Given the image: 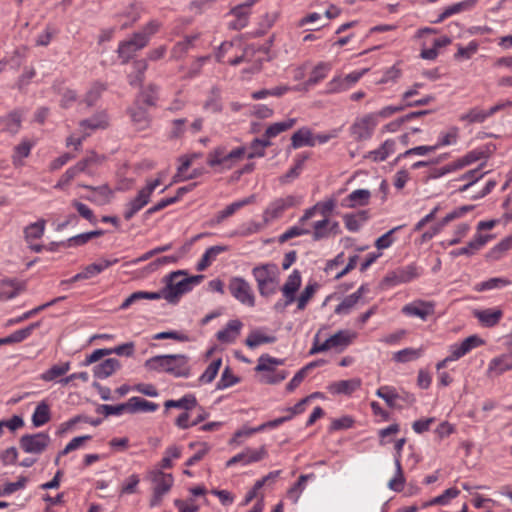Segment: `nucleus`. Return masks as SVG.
Returning a JSON list of instances; mask_svg holds the SVG:
<instances>
[{
  "mask_svg": "<svg viewBox=\"0 0 512 512\" xmlns=\"http://www.w3.org/2000/svg\"><path fill=\"white\" fill-rule=\"evenodd\" d=\"M189 360L185 354L156 355L147 359L144 366L147 370L165 372L175 378H188L191 375Z\"/></svg>",
  "mask_w": 512,
  "mask_h": 512,
  "instance_id": "obj_1",
  "label": "nucleus"
},
{
  "mask_svg": "<svg viewBox=\"0 0 512 512\" xmlns=\"http://www.w3.org/2000/svg\"><path fill=\"white\" fill-rule=\"evenodd\" d=\"M252 275L262 297H270L278 291L280 272L276 264L265 263L255 266L252 269Z\"/></svg>",
  "mask_w": 512,
  "mask_h": 512,
  "instance_id": "obj_2",
  "label": "nucleus"
},
{
  "mask_svg": "<svg viewBox=\"0 0 512 512\" xmlns=\"http://www.w3.org/2000/svg\"><path fill=\"white\" fill-rule=\"evenodd\" d=\"M245 153V146H240L227 152L226 147L220 145L208 153L207 165L211 168L220 166L221 170H230L238 161L243 159Z\"/></svg>",
  "mask_w": 512,
  "mask_h": 512,
  "instance_id": "obj_3",
  "label": "nucleus"
},
{
  "mask_svg": "<svg viewBox=\"0 0 512 512\" xmlns=\"http://www.w3.org/2000/svg\"><path fill=\"white\" fill-rule=\"evenodd\" d=\"M183 274V271H176L167 276L166 286L158 291L160 299L164 298L167 302L175 304L181 295L191 291L187 278L180 279Z\"/></svg>",
  "mask_w": 512,
  "mask_h": 512,
  "instance_id": "obj_4",
  "label": "nucleus"
},
{
  "mask_svg": "<svg viewBox=\"0 0 512 512\" xmlns=\"http://www.w3.org/2000/svg\"><path fill=\"white\" fill-rule=\"evenodd\" d=\"M149 478L153 483V493L149 505L156 507L161 504L163 497L171 490L174 478L172 474L164 473L160 469L151 471Z\"/></svg>",
  "mask_w": 512,
  "mask_h": 512,
  "instance_id": "obj_5",
  "label": "nucleus"
},
{
  "mask_svg": "<svg viewBox=\"0 0 512 512\" xmlns=\"http://www.w3.org/2000/svg\"><path fill=\"white\" fill-rule=\"evenodd\" d=\"M160 184L161 178L147 181L146 186L139 190L138 194L126 204L123 214L125 220L132 219L149 203L151 195Z\"/></svg>",
  "mask_w": 512,
  "mask_h": 512,
  "instance_id": "obj_6",
  "label": "nucleus"
},
{
  "mask_svg": "<svg viewBox=\"0 0 512 512\" xmlns=\"http://www.w3.org/2000/svg\"><path fill=\"white\" fill-rule=\"evenodd\" d=\"M378 125L377 115L368 113L358 117L349 128L350 135L355 141L369 140Z\"/></svg>",
  "mask_w": 512,
  "mask_h": 512,
  "instance_id": "obj_7",
  "label": "nucleus"
},
{
  "mask_svg": "<svg viewBox=\"0 0 512 512\" xmlns=\"http://www.w3.org/2000/svg\"><path fill=\"white\" fill-rule=\"evenodd\" d=\"M147 46L146 39L133 33L129 38L120 41L117 48L118 58L121 64H127L134 58L137 52L141 51Z\"/></svg>",
  "mask_w": 512,
  "mask_h": 512,
  "instance_id": "obj_8",
  "label": "nucleus"
},
{
  "mask_svg": "<svg viewBox=\"0 0 512 512\" xmlns=\"http://www.w3.org/2000/svg\"><path fill=\"white\" fill-rule=\"evenodd\" d=\"M228 290L230 294L240 303L253 307L255 296L251 285L242 277H233L229 281Z\"/></svg>",
  "mask_w": 512,
  "mask_h": 512,
  "instance_id": "obj_9",
  "label": "nucleus"
},
{
  "mask_svg": "<svg viewBox=\"0 0 512 512\" xmlns=\"http://www.w3.org/2000/svg\"><path fill=\"white\" fill-rule=\"evenodd\" d=\"M300 202L301 199L293 195L273 200L263 212L265 223H270L272 220L279 218L286 209L294 207Z\"/></svg>",
  "mask_w": 512,
  "mask_h": 512,
  "instance_id": "obj_10",
  "label": "nucleus"
},
{
  "mask_svg": "<svg viewBox=\"0 0 512 512\" xmlns=\"http://www.w3.org/2000/svg\"><path fill=\"white\" fill-rule=\"evenodd\" d=\"M50 441L51 438L47 433L39 432L23 435L19 440V445L25 453L41 454L49 446Z\"/></svg>",
  "mask_w": 512,
  "mask_h": 512,
  "instance_id": "obj_11",
  "label": "nucleus"
},
{
  "mask_svg": "<svg viewBox=\"0 0 512 512\" xmlns=\"http://www.w3.org/2000/svg\"><path fill=\"white\" fill-rule=\"evenodd\" d=\"M419 276V271L416 265L410 264L406 267L398 268L388 273L384 281L389 286H396L403 283H408Z\"/></svg>",
  "mask_w": 512,
  "mask_h": 512,
  "instance_id": "obj_12",
  "label": "nucleus"
},
{
  "mask_svg": "<svg viewBox=\"0 0 512 512\" xmlns=\"http://www.w3.org/2000/svg\"><path fill=\"white\" fill-rule=\"evenodd\" d=\"M267 450L265 446H261L259 449L246 448L241 453L234 455L230 458L226 466L231 467L237 463L242 465H249L264 459L267 456Z\"/></svg>",
  "mask_w": 512,
  "mask_h": 512,
  "instance_id": "obj_13",
  "label": "nucleus"
},
{
  "mask_svg": "<svg viewBox=\"0 0 512 512\" xmlns=\"http://www.w3.org/2000/svg\"><path fill=\"white\" fill-rule=\"evenodd\" d=\"M402 313L426 321L434 313V304L422 300L413 301L403 306Z\"/></svg>",
  "mask_w": 512,
  "mask_h": 512,
  "instance_id": "obj_14",
  "label": "nucleus"
},
{
  "mask_svg": "<svg viewBox=\"0 0 512 512\" xmlns=\"http://www.w3.org/2000/svg\"><path fill=\"white\" fill-rule=\"evenodd\" d=\"M302 283V277L299 270L295 269L288 276L286 282L281 287V292L286 299L287 304H292L296 300V293Z\"/></svg>",
  "mask_w": 512,
  "mask_h": 512,
  "instance_id": "obj_15",
  "label": "nucleus"
},
{
  "mask_svg": "<svg viewBox=\"0 0 512 512\" xmlns=\"http://www.w3.org/2000/svg\"><path fill=\"white\" fill-rule=\"evenodd\" d=\"M490 239H491V236H489V235H483L481 233H477L473 237V239L468 242V244L465 247H461V248L452 250L450 252V255L452 257H459L462 255L472 256L477 251L482 249Z\"/></svg>",
  "mask_w": 512,
  "mask_h": 512,
  "instance_id": "obj_16",
  "label": "nucleus"
},
{
  "mask_svg": "<svg viewBox=\"0 0 512 512\" xmlns=\"http://www.w3.org/2000/svg\"><path fill=\"white\" fill-rule=\"evenodd\" d=\"M396 151V140L387 139L377 149L371 150L364 155L365 159L373 162H383Z\"/></svg>",
  "mask_w": 512,
  "mask_h": 512,
  "instance_id": "obj_17",
  "label": "nucleus"
},
{
  "mask_svg": "<svg viewBox=\"0 0 512 512\" xmlns=\"http://www.w3.org/2000/svg\"><path fill=\"white\" fill-rule=\"evenodd\" d=\"M367 291L365 285H361L354 293L346 296L336 307L335 314L348 315L355 308L356 304L362 298L363 294Z\"/></svg>",
  "mask_w": 512,
  "mask_h": 512,
  "instance_id": "obj_18",
  "label": "nucleus"
},
{
  "mask_svg": "<svg viewBox=\"0 0 512 512\" xmlns=\"http://www.w3.org/2000/svg\"><path fill=\"white\" fill-rule=\"evenodd\" d=\"M23 115L20 111L14 110L6 116H0V126L3 132H7L11 135H16L22 124Z\"/></svg>",
  "mask_w": 512,
  "mask_h": 512,
  "instance_id": "obj_19",
  "label": "nucleus"
},
{
  "mask_svg": "<svg viewBox=\"0 0 512 512\" xmlns=\"http://www.w3.org/2000/svg\"><path fill=\"white\" fill-rule=\"evenodd\" d=\"M371 198V192L368 189H357L352 191L341 202L344 208H355L358 206H366Z\"/></svg>",
  "mask_w": 512,
  "mask_h": 512,
  "instance_id": "obj_20",
  "label": "nucleus"
},
{
  "mask_svg": "<svg viewBox=\"0 0 512 512\" xmlns=\"http://www.w3.org/2000/svg\"><path fill=\"white\" fill-rule=\"evenodd\" d=\"M108 117L105 111L95 113L91 118L81 120L79 127L83 133L88 130L105 129L108 127Z\"/></svg>",
  "mask_w": 512,
  "mask_h": 512,
  "instance_id": "obj_21",
  "label": "nucleus"
},
{
  "mask_svg": "<svg viewBox=\"0 0 512 512\" xmlns=\"http://www.w3.org/2000/svg\"><path fill=\"white\" fill-rule=\"evenodd\" d=\"M509 370H512V357L503 354L489 362L487 373L489 376H499Z\"/></svg>",
  "mask_w": 512,
  "mask_h": 512,
  "instance_id": "obj_22",
  "label": "nucleus"
},
{
  "mask_svg": "<svg viewBox=\"0 0 512 512\" xmlns=\"http://www.w3.org/2000/svg\"><path fill=\"white\" fill-rule=\"evenodd\" d=\"M121 368V363L116 358H108L93 367L96 378L105 379Z\"/></svg>",
  "mask_w": 512,
  "mask_h": 512,
  "instance_id": "obj_23",
  "label": "nucleus"
},
{
  "mask_svg": "<svg viewBox=\"0 0 512 512\" xmlns=\"http://www.w3.org/2000/svg\"><path fill=\"white\" fill-rule=\"evenodd\" d=\"M35 144L36 142L34 140L23 138L21 142L14 147L12 154V163L14 166H21L23 164V159L30 155Z\"/></svg>",
  "mask_w": 512,
  "mask_h": 512,
  "instance_id": "obj_24",
  "label": "nucleus"
},
{
  "mask_svg": "<svg viewBox=\"0 0 512 512\" xmlns=\"http://www.w3.org/2000/svg\"><path fill=\"white\" fill-rule=\"evenodd\" d=\"M369 214L362 210L357 213H349L343 216L345 227L350 232H358L361 227L368 221Z\"/></svg>",
  "mask_w": 512,
  "mask_h": 512,
  "instance_id": "obj_25",
  "label": "nucleus"
},
{
  "mask_svg": "<svg viewBox=\"0 0 512 512\" xmlns=\"http://www.w3.org/2000/svg\"><path fill=\"white\" fill-rule=\"evenodd\" d=\"M475 317L485 327H493L502 318V311L498 308H489L484 310H477L474 312Z\"/></svg>",
  "mask_w": 512,
  "mask_h": 512,
  "instance_id": "obj_26",
  "label": "nucleus"
},
{
  "mask_svg": "<svg viewBox=\"0 0 512 512\" xmlns=\"http://www.w3.org/2000/svg\"><path fill=\"white\" fill-rule=\"evenodd\" d=\"M303 146H315L314 136L308 127L298 129L291 137V147L293 149H298Z\"/></svg>",
  "mask_w": 512,
  "mask_h": 512,
  "instance_id": "obj_27",
  "label": "nucleus"
},
{
  "mask_svg": "<svg viewBox=\"0 0 512 512\" xmlns=\"http://www.w3.org/2000/svg\"><path fill=\"white\" fill-rule=\"evenodd\" d=\"M128 413L135 414L137 412H155L158 409V404L143 399L141 397H131L127 401Z\"/></svg>",
  "mask_w": 512,
  "mask_h": 512,
  "instance_id": "obj_28",
  "label": "nucleus"
},
{
  "mask_svg": "<svg viewBox=\"0 0 512 512\" xmlns=\"http://www.w3.org/2000/svg\"><path fill=\"white\" fill-rule=\"evenodd\" d=\"M230 14L233 15L235 19L229 23V28L238 31L248 25L251 11L243 6L237 5L231 9Z\"/></svg>",
  "mask_w": 512,
  "mask_h": 512,
  "instance_id": "obj_29",
  "label": "nucleus"
},
{
  "mask_svg": "<svg viewBox=\"0 0 512 512\" xmlns=\"http://www.w3.org/2000/svg\"><path fill=\"white\" fill-rule=\"evenodd\" d=\"M228 249V246L225 245H215L206 249L200 261L197 263V270L204 271L212 264L219 254L228 251Z\"/></svg>",
  "mask_w": 512,
  "mask_h": 512,
  "instance_id": "obj_30",
  "label": "nucleus"
},
{
  "mask_svg": "<svg viewBox=\"0 0 512 512\" xmlns=\"http://www.w3.org/2000/svg\"><path fill=\"white\" fill-rule=\"evenodd\" d=\"M128 113L137 130L142 131L150 126V116L144 108L140 106L133 107L128 110Z\"/></svg>",
  "mask_w": 512,
  "mask_h": 512,
  "instance_id": "obj_31",
  "label": "nucleus"
},
{
  "mask_svg": "<svg viewBox=\"0 0 512 512\" xmlns=\"http://www.w3.org/2000/svg\"><path fill=\"white\" fill-rule=\"evenodd\" d=\"M85 189H89L93 191L95 194L93 196L88 197L87 199L91 202L97 203L99 205H104L109 203L112 190L107 185H101L98 187L90 186V185H81Z\"/></svg>",
  "mask_w": 512,
  "mask_h": 512,
  "instance_id": "obj_32",
  "label": "nucleus"
},
{
  "mask_svg": "<svg viewBox=\"0 0 512 512\" xmlns=\"http://www.w3.org/2000/svg\"><path fill=\"white\" fill-rule=\"evenodd\" d=\"M254 195H251L249 197H246L242 200L235 201L228 206H226L223 210L219 211L216 214V222L221 223L226 218L232 216L237 210L241 209L242 207L249 205L254 202Z\"/></svg>",
  "mask_w": 512,
  "mask_h": 512,
  "instance_id": "obj_33",
  "label": "nucleus"
},
{
  "mask_svg": "<svg viewBox=\"0 0 512 512\" xmlns=\"http://www.w3.org/2000/svg\"><path fill=\"white\" fill-rule=\"evenodd\" d=\"M241 327L242 323L239 320H230L224 329L217 332L216 337L220 342H232L239 334Z\"/></svg>",
  "mask_w": 512,
  "mask_h": 512,
  "instance_id": "obj_34",
  "label": "nucleus"
},
{
  "mask_svg": "<svg viewBox=\"0 0 512 512\" xmlns=\"http://www.w3.org/2000/svg\"><path fill=\"white\" fill-rule=\"evenodd\" d=\"M361 385L359 379L341 380L332 383L329 386V390L333 394H346L349 395L357 390Z\"/></svg>",
  "mask_w": 512,
  "mask_h": 512,
  "instance_id": "obj_35",
  "label": "nucleus"
},
{
  "mask_svg": "<svg viewBox=\"0 0 512 512\" xmlns=\"http://www.w3.org/2000/svg\"><path fill=\"white\" fill-rule=\"evenodd\" d=\"M51 419L50 407L45 401H41L32 414V424L34 427H41Z\"/></svg>",
  "mask_w": 512,
  "mask_h": 512,
  "instance_id": "obj_36",
  "label": "nucleus"
},
{
  "mask_svg": "<svg viewBox=\"0 0 512 512\" xmlns=\"http://www.w3.org/2000/svg\"><path fill=\"white\" fill-rule=\"evenodd\" d=\"M46 220L39 219L38 221L29 224L24 228V238L27 243L40 239L45 232Z\"/></svg>",
  "mask_w": 512,
  "mask_h": 512,
  "instance_id": "obj_37",
  "label": "nucleus"
},
{
  "mask_svg": "<svg viewBox=\"0 0 512 512\" xmlns=\"http://www.w3.org/2000/svg\"><path fill=\"white\" fill-rule=\"evenodd\" d=\"M353 335L348 330H340L327 338L331 349L344 350L352 341Z\"/></svg>",
  "mask_w": 512,
  "mask_h": 512,
  "instance_id": "obj_38",
  "label": "nucleus"
},
{
  "mask_svg": "<svg viewBox=\"0 0 512 512\" xmlns=\"http://www.w3.org/2000/svg\"><path fill=\"white\" fill-rule=\"evenodd\" d=\"M199 35L186 36L182 41L177 42L172 50L171 57L174 59L182 58L194 45V42L198 39Z\"/></svg>",
  "mask_w": 512,
  "mask_h": 512,
  "instance_id": "obj_39",
  "label": "nucleus"
},
{
  "mask_svg": "<svg viewBox=\"0 0 512 512\" xmlns=\"http://www.w3.org/2000/svg\"><path fill=\"white\" fill-rule=\"evenodd\" d=\"M198 402L193 394H186L182 398L178 400H167L164 403L165 408H180L184 409L185 411H189L197 407Z\"/></svg>",
  "mask_w": 512,
  "mask_h": 512,
  "instance_id": "obj_40",
  "label": "nucleus"
},
{
  "mask_svg": "<svg viewBox=\"0 0 512 512\" xmlns=\"http://www.w3.org/2000/svg\"><path fill=\"white\" fill-rule=\"evenodd\" d=\"M285 362L284 359L271 357L268 354L261 355L258 358V363L255 367L257 372H274L275 367L279 365H283Z\"/></svg>",
  "mask_w": 512,
  "mask_h": 512,
  "instance_id": "obj_41",
  "label": "nucleus"
},
{
  "mask_svg": "<svg viewBox=\"0 0 512 512\" xmlns=\"http://www.w3.org/2000/svg\"><path fill=\"white\" fill-rule=\"evenodd\" d=\"M71 368L70 362L53 365L40 375V379L45 382H51L65 375Z\"/></svg>",
  "mask_w": 512,
  "mask_h": 512,
  "instance_id": "obj_42",
  "label": "nucleus"
},
{
  "mask_svg": "<svg viewBox=\"0 0 512 512\" xmlns=\"http://www.w3.org/2000/svg\"><path fill=\"white\" fill-rule=\"evenodd\" d=\"M203 108L212 113H219L222 111L221 91L218 87L211 88Z\"/></svg>",
  "mask_w": 512,
  "mask_h": 512,
  "instance_id": "obj_43",
  "label": "nucleus"
},
{
  "mask_svg": "<svg viewBox=\"0 0 512 512\" xmlns=\"http://www.w3.org/2000/svg\"><path fill=\"white\" fill-rule=\"evenodd\" d=\"M295 123H296V119H294V118H290V119H287V120H284L281 122L273 123L266 128V130L264 132V136L266 138H274V137L278 136L279 134H281L282 132H285V131L289 130L290 128H292L295 125Z\"/></svg>",
  "mask_w": 512,
  "mask_h": 512,
  "instance_id": "obj_44",
  "label": "nucleus"
},
{
  "mask_svg": "<svg viewBox=\"0 0 512 512\" xmlns=\"http://www.w3.org/2000/svg\"><path fill=\"white\" fill-rule=\"evenodd\" d=\"M424 352L423 348H405L399 350L393 354V360L399 363H406L417 360L422 356Z\"/></svg>",
  "mask_w": 512,
  "mask_h": 512,
  "instance_id": "obj_45",
  "label": "nucleus"
},
{
  "mask_svg": "<svg viewBox=\"0 0 512 512\" xmlns=\"http://www.w3.org/2000/svg\"><path fill=\"white\" fill-rule=\"evenodd\" d=\"M511 282L503 277H493L486 281H482L475 285V290L477 292H483L488 290H494V289H501L503 287H506Z\"/></svg>",
  "mask_w": 512,
  "mask_h": 512,
  "instance_id": "obj_46",
  "label": "nucleus"
},
{
  "mask_svg": "<svg viewBox=\"0 0 512 512\" xmlns=\"http://www.w3.org/2000/svg\"><path fill=\"white\" fill-rule=\"evenodd\" d=\"M318 288L319 284L317 282H310L305 286V288L297 298V309L299 311H302L306 308L308 302L314 296Z\"/></svg>",
  "mask_w": 512,
  "mask_h": 512,
  "instance_id": "obj_47",
  "label": "nucleus"
},
{
  "mask_svg": "<svg viewBox=\"0 0 512 512\" xmlns=\"http://www.w3.org/2000/svg\"><path fill=\"white\" fill-rule=\"evenodd\" d=\"M376 395L383 399L390 408L396 407V400L400 398L396 389L392 386H381L377 389Z\"/></svg>",
  "mask_w": 512,
  "mask_h": 512,
  "instance_id": "obj_48",
  "label": "nucleus"
},
{
  "mask_svg": "<svg viewBox=\"0 0 512 512\" xmlns=\"http://www.w3.org/2000/svg\"><path fill=\"white\" fill-rule=\"evenodd\" d=\"M275 341L276 337L273 335H265L260 331H254L249 334L245 343L249 348L253 349L262 344L274 343Z\"/></svg>",
  "mask_w": 512,
  "mask_h": 512,
  "instance_id": "obj_49",
  "label": "nucleus"
},
{
  "mask_svg": "<svg viewBox=\"0 0 512 512\" xmlns=\"http://www.w3.org/2000/svg\"><path fill=\"white\" fill-rule=\"evenodd\" d=\"M328 225L329 219H321L319 221H315L312 225V239L314 241H320L329 238L330 233Z\"/></svg>",
  "mask_w": 512,
  "mask_h": 512,
  "instance_id": "obj_50",
  "label": "nucleus"
},
{
  "mask_svg": "<svg viewBox=\"0 0 512 512\" xmlns=\"http://www.w3.org/2000/svg\"><path fill=\"white\" fill-rule=\"evenodd\" d=\"M488 118V111L480 109L478 107H474L470 109L467 113L460 116L461 121H466L468 123H483Z\"/></svg>",
  "mask_w": 512,
  "mask_h": 512,
  "instance_id": "obj_51",
  "label": "nucleus"
},
{
  "mask_svg": "<svg viewBox=\"0 0 512 512\" xmlns=\"http://www.w3.org/2000/svg\"><path fill=\"white\" fill-rule=\"evenodd\" d=\"M479 44L477 41L472 40L467 46L457 45V52L454 55L455 60H468L478 51Z\"/></svg>",
  "mask_w": 512,
  "mask_h": 512,
  "instance_id": "obj_52",
  "label": "nucleus"
},
{
  "mask_svg": "<svg viewBox=\"0 0 512 512\" xmlns=\"http://www.w3.org/2000/svg\"><path fill=\"white\" fill-rule=\"evenodd\" d=\"M303 225L304 224L298 223L297 225H294V226L288 228L284 233H282L279 236V238H278L279 243H285L286 241H288L292 238L310 234L311 230L308 228H305Z\"/></svg>",
  "mask_w": 512,
  "mask_h": 512,
  "instance_id": "obj_53",
  "label": "nucleus"
},
{
  "mask_svg": "<svg viewBox=\"0 0 512 512\" xmlns=\"http://www.w3.org/2000/svg\"><path fill=\"white\" fill-rule=\"evenodd\" d=\"M96 412L99 414H103L105 417L112 415L119 416L122 415L124 412L128 413V405L127 402L118 405L102 404L97 407Z\"/></svg>",
  "mask_w": 512,
  "mask_h": 512,
  "instance_id": "obj_54",
  "label": "nucleus"
},
{
  "mask_svg": "<svg viewBox=\"0 0 512 512\" xmlns=\"http://www.w3.org/2000/svg\"><path fill=\"white\" fill-rule=\"evenodd\" d=\"M221 365H222L221 358L213 360L208 365V367L205 369V371L202 373V375L199 377V381L204 384L211 383L217 376Z\"/></svg>",
  "mask_w": 512,
  "mask_h": 512,
  "instance_id": "obj_55",
  "label": "nucleus"
},
{
  "mask_svg": "<svg viewBox=\"0 0 512 512\" xmlns=\"http://www.w3.org/2000/svg\"><path fill=\"white\" fill-rule=\"evenodd\" d=\"M239 381H240V379L237 376H235L232 373L230 367L227 366L223 370L221 377L216 384V389L217 390L227 389V388L237 384Z\"/></svg>",
  "mask_w": 512,
  "mask_h": 512,
  "instance_id": "obj_56",
  "label": "nucleus"
},
{
  "mask_svg": "<svg viewBox=\"0 0 512 512\" xmlns=\"http://www.w3.org/2000/svg\"><path fill=\"white\" fill-rule=\"evenodd\" d=\"M39 326H40V322H34L25 328L14 331L13 333H11L9 335L11 344L20 343V342L26 340L33 333V331L36 328H38Z\"/></svg>",
  "mask_w": 512,
  "mask_h": 512,
  "instance_id": "obj_57",
  "label": "nucleus"
},
{
  "mask_svg": "<svg viewBox=\"0 0 512 512\" xmlns=\"http://www.w3.org/2000/svg\"><path fill=\"white\" fill-rule=\"evenodd\" d=\"M106 89V86L102 83L96 82L87 91L84 102L88 107H92L100 98L102 92Z\"/></svg>",
  "mask_w": 512,
  "mask_h": 512,
  "instance_id": "obj_58",
  "label": "nucleus"
},
{
  "mask_svg": "<svg viewBox=\"0 0 512 512\" xmlns=\"http://www.w3.org/2000/svg\"><path fill=\"white\" fill-rule=\"evenodd\" d=\"M459 493L460 492L457 488H448L441 495L425 503L424 507L430 505H446L449 502V500L456 498L459 495Z\"/></svg>",
  "mask_w": 512,
  "mask_h": 512,
  "instance_id": "obj_59",
  "label": "nucleus"
},
{
  "mask_svg": "<svg viewBox=\"0 0 512 512\" xmlns=\"http://www.w3.org/2000/svg\"><path fill=\"white\" fill-rule=\"evenodd\" d=\"M484 157V153L479 150H473L468 152L463 157L459 158L458 160L454 161L455 167L457 170L462 169Z\"/></svg>",
  "mask_w": 512,
  "mask_h": 512,
  "instance_id": "obj_60",
  "label": "nucleus"
},
{
  "mask_svg": "<svg viewBox=\"0 0 512 512\" xmlns=\"http://www.w3.org/2000/svg\"><path fill=\"white\" fill-rule=\"evenodd\" d=\"M267 224L268 223H265L264 219H263V222L250 221L248 223L243 224L240 227V230L238 232H236V234H238L242 237H247L252 234L260 232L261 230H263L266 227Z\"/></svg>",
  "mask_w": 512,
  "mask_h": 512,
  "instance_id": "obj_61",
  "label": "nucleus"
},
{
  "mask_svg": "<svg viewBox=\"0 0 512 512\" xmlns=\"http://www.w3.org/2000/svg\"><path fill=\"white\" fill-rule=\"evenodd\" d=\"M101 160L102 158L99 155L95 152H91L87 157L77 162L74 167L79 173L88 172L91 166L99 164Z\"/></svg>",
  "mask_w": 512,
  "mask_h": 512,
  "instance_id": "obj_62",
  "label": "nucleus"
},
{
  "mask_svg": "<svg viewBox=\"0 0 512 512\" xmlns=\"http://www.w3.org/2000/svg\"><path fill=\"white\" fill-rule=\"evenodd\" d=\"M331 70V65L326 62H320L311 72L309 82L316 84L323 80Z\"/></svg>",
  "mask_w": 512,
  "mask_h": 512,
  "instance_id": "obj_63",
  "label": "nucleus"
},
{
  "mask_svg": "<svg viewBox=\"0 0 512 512\" xmlns=\"http://www.w3.org/2000/svg\"><path fill=\"white\" fill-rule=\"evenodd\" d=\"M161 28V23L158 20H150L140 31L135 32L137 35L146 39V44L148 45L150 39L153 35H155L159 29Z\"/></svg>",
  "mask_w": 512,
  "mask_h": 512,
  "instance_id": "obj_64",
  "label": "nucleus"
}]
</instances>
